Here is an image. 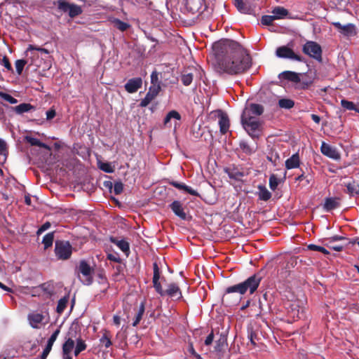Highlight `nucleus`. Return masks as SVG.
Instances as JSON below:
<instances>
[{"instance_id": "nucleus-23", "label": "nucleus", "mask_w": 359, "mask_h": 359, "mask_svg": "<svg viewBox=\"0 0 359 359\" xmlns=\"http://www.w3.org/2000/svg\"><path fill=\"white\" fill-rule=\"evenodd\" d=\"M285 167L287 170L297 168L300 165V160L298 153L293 154L285 161Z\"/></svg>"}, {"instance_id": "nucleus-56", "label": "nucleus", "mask_w": 359, "mask_h": 359, "mask_svg": "<svg viewBox=\"0 0 359 359\" xmlns=\"http://www.w3.org/2000/svg\"><path fill=\"white\" fill-rule=\"evenodd\" d=\"M52 348L49 347V346H46L45 348L43 349L41 358V359H46L47 356L50 353Z\"/></svg>"}, {"instance_id": "nucleus-64", "label": "nucleus", "mask_w": 359, "mask_h": 359, "mask_svg": "<svg viewBox=\"0 0 359 359\" xmlns=\"http://www.w3.org/2000/svg\"><path fill=\"white\" fill-rule=\"evenodd\" d=\"M113 322L116 325L118 326L121 323V318L116 315L114 316Z\"/></svg>"}, {"instance_id": "nucleus-7", "label": "nucleus", "mask_w": 359, "mask_h": 359, "mask_svg": "<svg viewBox=\"0 0 359 359\" xmlns=\"http://www.w3.org/2000/svg\"><path fill=\"white\" fill-rule=\"evenodd\" d=\"M228 347L227 338L225 334H221L216 341L214 352L217 359H230V354L226 352Z\"/></svg>"}, {"instance_id": "nucleus-55", "label": "nucleus", "mask_w": 359, "mask_h": 359, "mask_svg": "<svg viewBox=\"0 0 359 359\" xmlns=\"http://www.w3.org/2000/svg\"><path fill=\"white\" fill-rule=\"evenodd\" d=\"M50 227V222H47L44 223L37 231V234H41L43 231L48 230Z\"/></svg>"}, {"instance_id": "nucleus-25", "label": "nucleus", "mask_w": 359, "mask_h": 359, "mask_svg": "<svg viewBox=\"0 0 359 359\" xmlns=\"http://www.w3.org/2000/svg\"><path fill=\"white\" fill-rule=\"evenodd\" d=\"M272 15L275 20L285 18L288 15V11L282 6H276L271 11Z\"/></svg>"}, {"instance_id": "nucleus-37", "label": "nucleus", "mask_w": 359, "mask_h": 359, "mask_svg": "<svg viewBox=\"0 0 359 359\" xmlns=\"http://www.w3.org/2000/svg\"><path fill=\"white\" fill-rule=\"evenodd\" d=\"M54 240V233L50 232L45 235L42 240V243L44 245V248L47 249L53 245Z\"/></svg>"}, {"instance_id": "nucleus-45", "label": "nucleus", "mask_w": 359, "mask_h": 359, "mask_svg": "<svg viewBox=\"0 0 359 359\" xmlns=\"http://www.w3.org/2000/svg\"><path fill=\"white\" fill-rule=\"evenodd\" d=\"M0 97L4 100L5 101L9 102L10 104H16L18 103V100L11 96V95L0 91Z\"/></svg>"}, {"instance_id": "nucleus-35", "label": "nucleus", "mask_w": 359, "mask_h": 359, "mask_svg": "<svg viewBox=\"0 0 359 359\" xmlns=\"http://www.w3.org/2000/svg\"><path fill=\"white\" fill-rule=\"evenodd\" d=\"M144 311H145L144 302H142L139 306L138 312L137 313L135 320L133 323V326L135 327L139 324L140 321L142 318Z\"/></svg>"}, {"instance_id": "nucleus-21", "label": "nucleus", "mask_w": 359, "mask_h": 359, "mask_svg": "<svg viewBox=\"0 0 359 359\" xmlns=\"http://www.w3.org/2000/svg\"><path fill=\"white\" fill-rule=\"evenodd\" d=\"M171 185H172L174 187L178 189L179 190H182L192 196H198L199 194L197 191L193 189L191 187L186 185L184 183L172 181L170 182Z\"/></svg>"}, {"instance_id": "nucleus-51", "label": "nucleus", "mask_w": 359, "mask_h": 359, "mask_svg": "<svg viewBox=\"0 0 359 359\" xmlns=\"http://www.w3.org/2000/svg\"><path fill=\"white\" fill-rule=\"evenodd\" d=\"M123 189V185L121 182H116L114 185L113 191L116 195L120 194Z\"/></svg>"}, {"instance_id": "nucleus-5", "label": "nucleus", "mask_w": 359, "mask_h": 359, "mask_svg": "<svg viewBox=\"0 0 359 359\" xmlns=\"http://www.w3.org/2000/svg\"><path fill=\"white\" fill-rule=\"evenodd\" d=\"M55 254L57 259L67 260L72 253V246L69 241H56L55 243Z\"/></svg>"}, {"instance_id": "nucleus-39", "label": "nucleus", "mask_w": 359, "mask_h": 359, "mask_svg": "<svg viewBox=\"0 0 359 359\" xmlns=\"http://www.w3.org/2000/svg\"><path fill=\"white\" fill-rule=\"evenodd\" d=\"M341 104L342 107L346 110L355 111L359 112L358 109L353 102L346 100H341Z\"/></svg>"}, {"instance_id": "nucleus-30", "label": "nucleus", "mask_w": 359, "mask_h": 359, "mask_svg": "<svg viewBox=\"0 0 359 359\" xmlns=\"http://www.w3.org/2000/svg\"><path fill=\"white\" fill-rule=\"evenodd\" d=\"M339 206V201L337 198H326L324 203V208L327 211H330L337 208Z\"/></svg>"}, {"instance_id": "nucleus-47", "label": "nucleus", "mask_w": 359, "mask_h": 359, "mask_svg": "<svg viewBox=\"0 0 359 359\" xmlns=\"http://www.w3.org/2000/svg\"><path fill=\"white\" fill-rule=\"evenodd\" d=\"M307 248H308V249H309L311 250L321 252L322 253H323L325 255L329 254V252L327 251V249H325V248L320 246V245L310 244L308 245Z\"/></svg>"}, {"instance_id": "nucleus-40", "label": "nucleus", "mask_w": 359, "mask_h": 359, "mask_svg": "<svg viewBox=\"0 0 359 359\" xmlns=\"http://www.w3.org/2000/svg\"><path fill=\"white\" fill-rule=\"evenodd\" d=\"M278 105L281 108L289 109L294 107V102L290 99H280L278 101Z\"/></svg>"}, {"instance_id": "nucleus-41", "label": "nucleus", "mask_w": 359, "mask_h": 359, "mask_svg": "<svg viewBox=\"0 0 359 359\" xmlns=\"http://www.w3.org/2000/svg\"><path fill=\"white\" fill-rule=\"evenodd\" d=\"M194 75L192 73H184L181 76V81L186 86H189L192 83Z\"/></svg>"}, {"instance_id": "nucleus-8", "label": "nucleus", "mask_w": 359, "mask_h": 359, "mask_svg": "<svg viewBox=\"0 0 359 359\" xmlns=\"http://www.w3.org/2000/svg\"><path fill=\"white\" fill-rule=\"evenodd\" d=\"M276 55L280 58L290 59L301 62H305V59L302 56L296 54L291 48L285 46L278 47L276 49Z\"/></svg>"}, {"instance_id": "nucleus-61", "label": "nucleus", "mask_w": 359, "mask_h": 359, "mask_svg": "<svg viewBox=\"0 0 359 359\" xmlns=\"http://www.w3.org/2000/svg\"><path fill=\"white\" fill-rule=\"evenodd\" d=\"M60 332V330L59 328H57L56 330H55V332L51 334L50 337L48 339H50L51 341H53L55 342V340L57 339L59 334Z\"/></svg>"}, {"instance_id": "nucleus-38", "label": "nucleus", "mask_w": 359, "mask_h": 359, "mask_svg": "<svg viewBox=\"0 0 359 359\" xmlns=\"http://www.w3.org/2000/svg\"><path fill=\"white\" fill-rule=\"evenodd\" d=\"M100 342L105 348H109L111 345L109 332L107 330L104 331L103 335L100 339Z\"/></svg>"}, {"instance_id": "nucleus-52", "label": "nucleus", "mask_w": 359, "mask_h": 359, "mask_svg": "<svg viewBox=\"0 0 359 359\" xmlns=\"http://www.w3.org/2000/svg\"><path fill=\"white\" fill-rule=\"evenodd\" d=\"M107 259L116 263L121 262L119 255L116 252L108 253Z\"/></svg>"}, {"instance_id": "nucleus-15", "label": "nucleus", "mask_w": 359, "mask_h": 359, "mask_svg": "<svg viewBox=\"0 0 359 359\" xmlns=\"http://www.w3.org/2000/svg\"><path fill=\"white\" fill-rule=\"evenodd\" d=\"M180 119L181 116L177 111H170L165 117L164 125L167 127H171L172 125H174L176 127Z\"/></svg>"}, {"instance_id": "nucleus-14", "label": "nucleus", "mask_w": 359, "mask_h": 359, "mask_svg": "<svg viewBox=\"0 0 359 359\" xmlns=\"http://www.w3.org/2000/svg\"><path fill=\"white\" fill-rule=\"evenodd\" d=\"M154 276H153V285L155 288L156 292H158L160 295H165V292L163 290L161 285L159 282L160 279V271L159 268L156 263H154Z\"/></svg>"}, {"instance_id": "nucleus-49", "label": "nucleus", "mask_w": 359, "mask_h": 359, "mask_svg": "<svg viewBox=\"0 0 359 359\" xmlns=\"http://www.w3.org/2000/svg\"><path fill=\"white\" fill-rule=\"evenodd\" d=\"M275 20L273 16L271 15H263L262 17L261 22L264 25H271L273 24V22Z\"/></svg>"}, {"instance_id": "nucleus-1", "label": "nucleus", "mask_w": 359, "mask_h": 359, "mask_svg": "<svg viewBox=\"0 0 359 359\" xmlns=\"http://www.w3.org/2000/svg\"><path fill=\"white\" fill-rule=\"evenodd\" d=\"M213 49L218 67L223 72L238 74L250 67V57L246 50L236 41L224 40L217 42Z\"/></svg>"}, {"instance_id": "nucleus-3", "label": "nucleus", "mask_w": 359, "mask_h": 359, "mask_svg": "<svg viewBox=\"0 0 359 359\" xmlns=\"http://www.w3.org/2000/svg\"><path fill=\"white\" fill-rule=\"evenodd\" d=\"M245 130L253 138L259 135L261 123L258 118L253 116H247V112H243L241 119Z\"/></svg>"}, {"instance_id": "nucleus-36", "label": "nucleus", "mask_w": 359, "mask_h": 359, "mask_svg": "<svg viewBox=\"0 0 359 359\" xmlns=\"http://www.w3.org/2000/svg\"><path fill=\"white\" fill-rule=\"evenodd\" d=\"M26 140L32 146H37L41 148L48 149V146L41 142L39 139L32 137H26Z\"/></svg>"}, {"instance_id": "nucleus-6", "label": "nucleus", "mask_w": 359, "mask_h": 359, "mask_svg": "<svg viewBox=\"0 0 359 359\" xmlns=\"http://www.w3.org/2000/svg\"><path fill=\"white\" fill-rule=\"evenodd\" d=\"M302 51L310 57L318 61L322 60V48L321 46L316 41H306L302 46Z\"/></svg>"}, {"instance_id": "nucleus-4", "label": "nucleus", "mask_w": 359, "mask_h": 359, "mask_svg": "<svg viewBox=\"0 0 359 359\" xmlns=\"http://www.w3.org/2000/svg\"><path fill=\"white\" fill-rule=\"evenodd\" d=\"M76 271L78 277L83 284L90 285L93 283L94 269L86 261H81L76 268Z\"/></svg>"}, {"instance_id": "nucleus-58", "label": "nucleus", "mask_w": 359, "mask_h": 359, "mask_svg": "<svg viewBox=\"0 0 359 359\" xmlns=\"http://www.w3.org/2000/svg\"><path fill=\"white\" fill-rule=\"evenodd\" d=\"M213 339H214V334H213V332H211L210 334H208V336L206 337L205 340V344L206 346H209L210 345L212 341H213Z\"/></svg>"}, {"instance_id": "nucleus-19", "label": "nucleus", "mask_w": 359, "mask_h": 359, "mask_svg": "<svg viewBox=\"0 0 359 359\" xmlns=\"http://www.w3.org/2000/svg\"><path fill=\"white\" fill-rule=\"evenodd\" d=\"M165 294H168L171 298L179 299L182 297V293L179 286L176 283H170L168 285V288L164 291Z\"/></svg>"}, {"instance_id": "nucleus-53", "label": "nucleus", "mask_w": 359, "mask_h": 359, "mask_svg": "<svg viewBox=\"0 0 359 359\" xmlns=\"http://www.w3.org/2000/svg\"><path fill=\"white\" fill-rule=\"evenodd\" d=\"M1 65H3L4 67H5V68L8 70V71H11L12 70V66L9 62V60L8 59V57L6 56H4L2 60H1L0 62Z\"/></svg>"}, {"instance_id": "nucleus-62", "label": "nucleus", "mask_w": 359, "mask_h": 359, "mask_svg": "<svg viewBox=\"0 0 359 359\" xmlns=\"http://www.w3.org/2000/svg\"><path fill=\"white\" fill-rule=\"evenodd\" d=\"M43 288L45 291H46L48 295L49 296H51L54 292H53V290L52 288L50 287V285H43Z\"/></svg>"}, {"instance_id": "nucleus-57", "label": "nucleus", "mask_w": 359, "mask_h": 359, "mask_svg": "<svg viewBox=\"0 0 359 359\" xmlns=\"http://www.w3.org/2000/svg\"><path fill=\"white\" fill-rule=\"evenodd\" d=\"M7 147L6 142L0 138V154H4L6 151Z\"/></svg>"}, {"instance_id": "nucleus-33", "label": "nucleus", "mask_w": 359, "mask_h": 359, "mask_svg": "<svg viewBox=\"0 0 359 359\" xmlns=\"http://www.w3.org/2000/svg\"><path fill=\"white\" fill-rule=\"evenodd\" d=\"M248 337L250 340L251 345L255 347L259 340L258 333L252 330V327L248 329Z\"/></svg>"}, {"instance_id": "nucleus-54", "label": "nucleus", "mask_w": 359, "mask_h": 359, "mask_svg": "<svg viewBox=\"0 0 359 359\" xmlns=\"http://www.w3.org/2000/svg\"><path fill=\"white\" fill-rule=\"evenodd\" d=\"M151 82L152 83V86L160 85V82L158 81V73L157 72L154 71L151 73Z\"/></svg>"}, {"instance_id": "nucleus-32", "label": "nucleus", "mask_w": 359, "mask_h": 359, "mask_svg": "<svg viewBox=\"0 0 359 359\" xmlns=\"http://www.w3.org/2000/svg\"><path fill=\"white\" fill-rule=\"evenodd\" d=\"M347 192L351 196L359 195V184L355 181L346 184Z\"/></svg>"}, {"instance_id": "nucleus-12", "label": "nucleus", "mask_w": 359, "mask_h": 359, "mask_svg": "<svg viewBox=\"0 0 359 359\" xmlns=\"http://www.w3.org/2000/svg\"><path fill=\"white\" fill-rule=\"evenodd\" d=\"M161 90L160 85H154L150 86L147 93L146 94L144 98H143L140 103V106L141 107H145L158 95Z\"/></svg>"}, {"instance_id": "nucleus-31", "label": "nucleus", "mask_w": 359, "mask_h": 359, "mask_svg": "<svg viewBox=\"0 0 359 359\" xmlns=\"http://www.w3.org/2000/svg\"><path fill=\"white\" fill-rule=\"evenodd\" d=\"M112 242L115 243L118 247V248L126 255H128L130 252V248L129 244L127 241H126L125 240L113 239Z\"/></svg>"}, {"instance_id": "nucleus-16", "label": "nucleus", "mask_w": 359, "mask_h": 359, "mask_svg": "<svg viewBox=\"0 0 359 359\" xmlns=\"http://www.w3.org/2000/svg\"><path fill=\"white\" fill-rule=\"evenodd\" d=\"M142 80L141 78H133L128 81L125 84V89L129 93H133L142 87Z\"/></svg>"}, {"instance_id": "nucleus-59", "label": "nucleus", "mask_w": 359, "mask_h": 359, "mask_svg": "<svg viewBox=\"0 0 359 359\" xmlns=\"http://www.w3.org/2000/svg\"><path fill=\"white\" fill-rule=\"evenodd\" d=\"M244 176V173L242 172L237 171L235 173L229 174L230 177H233L236 180H240L241 177Z\"/></svg>"}, {"instance_id": "nucleus-11", "label": "nucleus", "mask_w": 359, "mask_h": 359, "mask_svg": "<svg viewBox=\"0 0 359 359\" xmlns=\"http://www.w3.org/2000/svg\"><path fill=\"white\" fill-rule=\"evenodd\" d=\"M332 25L337 29L341 35L346 37L353 36L357 34L356 27L354 24L348 23L343 25L339 22H332Z\"/></svg>"}, {"instance_id": "nucleus-13", "label": "nucleus", "mask_w": 359, "mask_h": 359, "mask_svg": "<svg viewBox=\"0 0 359 359\" xmlns=\"http://www.w3.org/2000/svg\"><path fill=\"white\" fill-rule=\"evenodd\" d=\"M320 151L323 155L332 159L339 160L340 158V154L337 149L324 142L321 144Z\"/></svg>"}, {"instance_id": "nucleus-44", "label": "nucleus", "mask_w": 359, "mask_h": 359, "mask_svg": "<svg viewBox=\"0 0 359 359\" xmlns=\"http://www.w3.org/2000/svg\"><path fill=\"white\" fill-rule=\"evenodd\" d=\"M34 50L39 51V53H41V54H46V55L49 54V51L47 49L43 48L36 47L33 45H29L28 46V48L26 50V53H28L29 52H31L32 53H33V51H34Z\"/></svg>"}, {"instance_id": "nucleus-28", "label": "nucleus", "mask_w": 359, "mask_h": 359, "mask_svg": "<svg viewBox=\"0 0 359 359\" xmlns=\"http://www.w3.org/2000/svg\"><path fill=\"white\" fill-rule=\"evenodd\" d=\"M87 345L84 340L80 337L76 338V345L74 351L75 356H77L81 352L86 349Z\"/></svg>"}, {"instance_id": "nucleus-63", "label": "nucleus", "mask_w": 359, "mask_h": 359, "mask_svg": "<svg viewBox=\"0 0 359 359\" xmlns=\"http://www.w3.org/2000/svg\"><path fill=\"white\" fill-rule=\"evenodd\" d=\"M344 240H345L344 237L339 236H335L328 239L327 241H332V242H336V241H344Z\"/></svg>"}, {"instance_id": "nucleus-9", "label": "nucleus", "mask_w": 359, "mask_h": 359, "mask_svg": "<svg viewBox=\"0 0 359 359\" xmlns=\"http://www.w3.org/2000/svg\"><path fill=\"white\" fill-rule=\"evenodd\" d=\"M57 7L60 10L67 12L71 18H74L82 13V9L79 6L69 4L64 0L57 1Z\"/></svg>"}, {"instance_id": "nucleus-22", "label": "nucleus", "mask_w": 359, "mask_h": 359, "mask_svg": "<svg viewBox=\"0 0 359 359\" xmlns=\"http://www.w3.org/2000/svg\"><path fill=\"white\" fill-rule=\"evenodd\" d=\"M219 126L221 133L225 134L229 128V119L226 114L221 113L219 116Z\"/></svg>"}, {"instance_id": "nucleus-48", "label": "nucleus", "mask_w": 359, "mask_h": 359, "mask_svg": "<svg viewBox=\"0 0 359 359\" xmlns=\"http://www.w3.org/2000/svg\"><path fill=\"white\" fill-rule=\"evenodd\" d=\"M27 61L25 60H18L15 61V69L18 74H21Z\"/></svg>"}, {"instance_id": "nucleus-24", "label": "nucleus", "mask_w": 359, "mask_h": 359, "mask_svg": "<svg viewBox=\"0 0 359 359\" xmlns=\"http://www.w3.org/2000/svg\"><path fill=\"white\" fill-rule=\"evenodd\" d=\"M279 76L283 79H286L294 83L300 81L299 74L294 72L285 71L282 72Z\"/></svg>"}, {"instance_id": "nucleus-17", "label": "nucleus", "mask_w": 359, "mask_h": 359, "mask_svg": "<svg viewBox=\"0 0 359 359\" xmlns=\"http://www.w3.org/2000/svg\"><path fill=\"white\" fill-rule=\"evenodd\" d=\"M233 4L242 13L250 14L252 11L250 0H233Z\"/></svg>"}, {"instance_id": "nucleus-26", "label": "nucleus", "mask_w": 359, "mask_h": 359, "mask_svg": "<svg viewBox=\"0 0 359 359\" xmlns=\"http://www.w3.org/2000/svg\"><path fill=\"white\" fill-rule=\"evenodd\" d=\"M263 111V107L258 104H252L248 109L244 111V112H247V116H259Z\"/></svg>"}, {"instance_id": "nucleus-27", "label": "nucleus", "mask_w": 359, "mask_h": 359, "mask_svg": "<svg viewBox=\"0 0 359 359\" xmlns=\"http://www.w3.org/2000/svg\"><path fill=\"white\" fill-rule=\"evenodd\" d=\"M257 195L260 200L266 201L271 197V192L266 188L265 186L259 184L258 185Z\"/></svg>"}, {"instance_id": "nucleus-46", "label": "nucleus", "mask_w": 359, "mask_h": 359, "mask_svg": "<svg viewBox=\"0 0 359 359\" xmlns=\"http://www.w3.org/2000/svg\"><path fill=\"white\" fill-rule=\"evenodd\" d=\"M279 184V180L275 175H271L269 177V187L271 189L275 191Z\"/></svg>"}, {"instance_id": "nucleus-10", "label": "nucleus", "mask_w": 359, "mask_h": 359, "mask_svg": "<svg viewBox=\"0 0 359 359\" xmlns=\"http://www.w3.org/2000/svg\"><path fill=\"white\" fill-rule=\"evenodd\" d=\"M76 338V334L74 335L71 331L68 332L62 347V358H72L70 354L75 348Z\"/></svg>"}, {"instance_id": "nucleus-34", "label": "nucleus", "mask_w": 359, "mask_h": 359, "mask_svg": "<svg viewBox=\"0 0 359 359\" xmlns=\"http://www.w3.org/2000/svg\"><path fill=\"white\" fill-rule=\"evenodd\" d=\"M111 22L114 27L122 32L126 31L130 27V25L128 23L121 21L117 18H114Z\"/></svg>"}, {"instance_id": "nucleus-2", "label": "nucleus", "mask_w": 359, "mask_h": 359, "mask_svg": "<svg viewBox=\"0 0 359 359\" xmlns=\"http://www.w3.org/2000/svg\"><path fill=\"white\" fill-rule=\"evenodd\" d=\"M261 280L262 276L259 273L254 274L243 282L227 287L225 295L227 296L229 294L236 292L243 295L248 292L252 294L257 290Z\"/></svg>"}, {"instance_id": "nucleus-42", "label": "nucleus", "mask_w": 359, "mask_h": 359, "mask_svg": "<svg viewBox=\"0 0 359 359\" xmlns=\"http://www.w3.org/2000/svg\"><path fill=\"white\" fill-rule=\"evenodd\" d=\"M98 167L107 173H112L114 171V167L109 163L98 162Z\"/></svg>"}, {"instance_id": "nucleus-20", "label": "nucleus", "mask_w": 359, "mask_h": 359, "mask_svg": "<svg viewBox=\"0 0 359 359\" xmlns=\"http://www.w3.org/2000/svg\"><path fill=\"white\" fill-rule=\"evenodd\" d=\"M170 207L175 215L182 219H186L187 215L184 211V208L181 202L179 201H175L170 205Z\"/></svg>"}, {"instance_id": "nucleus-29", "label": "nucleus", "mask_w": 359, "mask_h": 359, "mask_svg": "<svg viewBox=\"0 0 359 359\" xmlns=\"http://www.w3.org/2000/svg\"><path fill=\"white\" fill-rule=\"evenodd\" d=\"M34 109V107L29 103H22L13 108L14 111L18 114H22Z\"/></svg>"}, {"instance_id": "nucleus-50", "label": "nucleus", "mask_w": 359, "mask_h": 359, "mask_svg": "<svg viewBox=\"0 0 359 359\" xmlns=\"http://www.w3.org/2000/svg\"><path fill=\"white\" fill-rule=\"evenodd\" d=\"M334 242H332V241H327V245L337 252H340L343 250L344 245L341 244H334Z\"/></svg>"}, {"instance_id": "nucleus-60", "label": "nucleus", "mask_w": 359, "mask_h": 359, "mask_svg": "<svg viewBox=\"0 0 359 359\" xmlns=\"http://www.w3.org/2000/svg\"><path fill=\"white\" fill-rule=\"evenodd\" d=\"M55 111L53 109L46 111V119L50 120L55 116Z\"/></svg>"}, {"instance_id": "nucleus-43", "label": "nucleus", "mask_w": 359, "mask_h": 359, "mask_svg": "<svg viewBox=\"0 0 359 359\" xmlns=\"http://www.w3.org/2000/svg\"><path fill=\"white\" fill-rule=\"evenodd\" d=\"M68 301H69V297H67L61 298L58 301V304H57V311L59 313H62L64 311V310L65 309V308L67 306Z\"/></svg>"}, {"instance_id": "nucleus-18", "label": "nucleus", "mask_w": 359, "mask_h": 359, "mask_svg": "<svg viewBox=\"0 0 359 359\" xmlns=\"http://www.w3.org/2000/svg\"><path fill=\"white\" fill-rule=\"evenodd\" d=\"M44 318V316L39 313L33 312L28 315V320L33 328L38 329Z\"/></svg>"}]
</instances>
